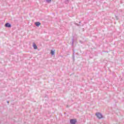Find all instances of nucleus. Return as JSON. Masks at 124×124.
I'll return each instance as SVG.
<instances>
[{
	"label": "nucleus",
	"mask_w": 124,
	"mask_h": 124,
	"mask_svg": "<svg viewBox=\"0 0 124 124\" xmlns=\"http://www.w3.org/2000/svg\"><path fill=\"white\" fill-rule=\"evenodd\" d=\"M50 53L53 56L55 54V50L54 51H53V50H51V52H50Z\"/></svg>",
	"instance_id": "423d86ee"
},
{
	"label": "nucleus",
	"mask_w": 124,
	"mask_h": 124,
	"mask_svg": "<svg viewBox=\"0 0 124 124\" xmlns=\"http://www.w3.org/2000/svg\"><path fill=\"white\" fill-rule=\"evenodd\" d=\"M76 119H71L70 120V123L71 124H76Z\"/></svg>",
	"instance_id": "f03ea898"
},
{
	"label": "nucleus",
	"mask_w": 124,
	"mask_h": 124,
	"mask_svg": "<svg viewBox=\"0 0 124 124\" xmlns=\"http://www.w3.org/2000/svg\"><path fill=\"white\" fill-rule=\"evenodd\" d=\"M35 25L36 26V27H39L40 25H41V23L39 22H36L35 23Z\"/></svg>",
	"instance_id": "20e7f679"
},
{
	"label": "nucleus",
	"mask_w": 124,
	"mask_h": 124,
	"mask_svg": "<svg viewBox=\"0 0 124 124\" xmlns=\"http://www.w3.org/2000/svg\"><path fill=\"white\" fill-rule=\"evenodd\" d=\"M5 27H6L7 28H11V25L9 23H6L5 25Z\"/></svg>",
	"instance_id": "7ed1b4c3"
},
{
	"label": "nucleus",
	"mask_w": 124,
	"mask_h": 124,
	"mask_svg": "<svg viewBox=\"0 0 124 124\" xmlns=\"http://www.w3.org/2000/svg\"><path fill=\"white\" fill-rule=\"evenodd\" d=\"M47 2H51V0H46Z\"/></svg>",
	"instance_id": "0eeeda50"
},
{
	"label": "nucleus",
	"mask_w": 124,
	"mask_h": 124,
	"mask_svg": "<svg viewBox=\"0 0 124 124\" xmlns=\"http://www.w3.org/2000/svg\"><path fill=\"white\" fill-rule=\"evenodd\" d=\"M33 47L34 49H37V46H36V45L34 43H33Z\"/></svg>",
	"instance_id": "39448f33"
},
{
	"label": "nucleus",
	"mask_w": 124,
	"mask_h": 124,
	"mask_svg": "<svg viewBox=\"0 0 124 124\" xmlns=\"http://www.w3.org/2000/svg\"><path fill=\"white\" fill-rule=\"evenodd\" d=\"M96 116L98 119H101L102 118V114L99 112L96 113Z\"/></svg>",
	"instance_id": "f257e3e1"
}]
</instances>
